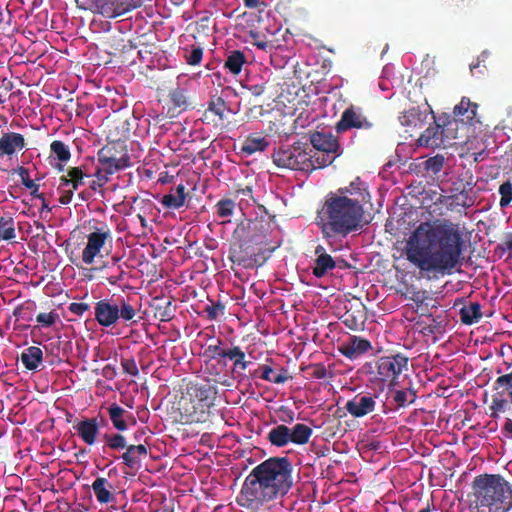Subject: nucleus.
Listing matches in <instances>:
<instances>
[{"mask_svg": "<svg viewBox=\"0 0 512 512\" xmlns=\"http://www.w3.org/2000/svg\"><path fill=\"white\" fill-rule=\"evenodd\" d=\"M339 195H346L350 199H359L360 204L364 207V204L370 200V194L367 191L366 184L359 178L355 179L350 183L349 186L338 190Z\"/></svg>", "mask_w": 512, "mask_h": 512, "instance_id": "22", "label": "nucleus"}, {"mask_svg": "<svg viewBox=\"0 0 512 512\" xmlns=\"http://www.w3.org/2000/svg\"><path fill=\"white\" fill-rule=\"evenodd\" d=\"M445 158L442 155H436L425 161V170L431 175H438L444 166Z\"/></svg>", "mask_w": 512, "mask_h": 512, "instance_id": "39", "label": "nucleus"}, {"mask_svg": "<svg viewBox=\"0 0 512 512\" xmlns=\"http://www.w3.org/2000/svg\"><path fill=\"white\" fill-rule=\"evenodd\" d=\"M203 57V50L200 47L193 48L187 56V62L190 65H199Z\"/></svg>", "mask_w": 512, "mask_h": 512, "instance_id": "50", "label": "nucleus"}, {"mask_svg": "<svg viewBox=\"0 0 512 512\" xmlns=\"http://www.w3.org/2000/svg\"><path fill=\"white\" fill-rule=\"evenodd\" d=\"M225 101L222 98H217L215 100H212L208 103V111L214 113L215 115L219 116L220 119L223 118L224 111H225Z\"/></svg>", "mask_w": 512, "mask_h": 512, "instance_id": "44", "label": "nucleus"}, {"mask_svg": "<svg viewBox=\"0 0 512 512\" xmlns=\"http://www.w3.org/2000/svg\"><path fill=\"white\" fill-rule=\"evenodd\" d=\"M269 146V141L265 137L248 136L242 146L241 153L250 156L256 152H263Z\"/></svg>", "mask_w": 512, "mask_h": 512, "instance_id": "26", "label": "nucleus"}, {"mask_svg": "<svg viewBox=\"0 0 512 512\" xmlns=\"http://www.w3.org/2000/svg\"><path fill=\"white\" fill-rule=\"evenodd\" d=\"M66 163L67 162H61V161H57L56 163H53L52 161L50 162L52 167L55 168L58 172H63L65 170Z\"/></svg>", "mask_w": 512, "mask_h": 512, "instance_id": "64", "label": "nucleus"}, {"mask_svg": "<svg viewBox=\"0 0 512 512\" xmlns=\"http://www.w3.org/2000/svg\"><path fill=\"white\" fill-rule=\"evenodd\" d=\"M246 89L249 90V92L254 96H261L265 91V85L264 84H253L245 86Z\"/></svg>", "mask_w": 512, "mask_h": 512, "instance_id": "56", "label": "nucleus"}, {"mask_svg": "<svg viewBox=\"0 0 512 512\" xmlns=\"http://www.w3.org/2000/svg\"><path fill=\"white\" fill-rule=\"evenodd\" d=\"M291 443L296 445H304L309 442L313 434V430L306 424L297 423L290 428Z\"/></svg>", "mask_w": 512, "mask_h": 512, "instance_id": "29", "label": "nucleus"}, {"mask_svg": "<svg viewBox=\"0 0 512 512\" xmlns=\"http://www.w3.org/2000/svg\"><path fill=\"white\" fill-rule=\"evenodd\" d=\"M61 187H70L71 188V178L68 176V170H66V174L62 175L59 178Z\"/></svg>", "mask_w": 512, "mask_h": 512, "instance_id": "62", "label": "nucleus"}, {"mask_svg": "<svg viewBox=\"0 0 512 512\" xmlns=\"http://www.w3.org/2000/svg\"><path fill=\"white\" fill-rule=\"evenodd\" d=\"M125 7V2L121 3L120 5L116 6L115 8H105L103 7L102 14L107 18H113L112 16H109L108 14H113L114 12L121 10Z\"/></svg>", "mask_w": 512, "mask_h": 512, "instance_id": "60", "label": "nucleus"}, {"mask_svg": "<svg viewBox=\"0 0 512 512\" xmlns=\"http://www.w3.org/2000/svg\"><path fill=\"white\" fill-rule=\"evenodd\" d=\"M249 36L253 39L251 43L255 45L260 50H266L267 49V42L264 40H259V33L256 31H250Z\"/></svg>", "mask_w": 512, "mask_h": 512, "instance_id": "53", "label": "nucleus"}, {"mask_svg": "<svg viewBox=\"0 0 512 512\" xmlns=\"http://www.w3.org/2000/svg\"><path fill=\"white\" fill-rule=\"evenodd\" d=\"M500 198V207L505 208L510 205L512 201V184L507 181L500 185L499 187Z\"/></svg>", "mask_w": 512, "mask_h": 512, "instance_id": "43", "label": "nucleus"}, {"mask_svg": "<svg viewBox=\"0 0 512 512\" xmlns=\"http://www.w3.org/2000/svg\"><path fill=\"white\" fill-rule=\"evenodd\" d=\"M344 323L350 329H356V327H357L356 319L352 315H347L345 317Z\"/></svg>", "mask_w": 512, "mask_h": 512, "instance_id": "63", "label": "nucleus"}, {"mask_svg": "<svg viewBox=\"0 0 512 512\" xmlns=\"http://www.w3.org/2000/svg\"><path fill=\"white\" fill-rule=\"evenodd\" d=\"M186 201L185 187L183 184H179L174 193L164 195L162 198V204L170 209L181 208Z\"/></svg>", "mask_w": 512, "mask_h": 512, "instance_id": "28", "label": "nucleus"}, {"mask_svg": "<svg viewBox=\"0 0 512 512\" xmlns=\"http://www.w3.org/2000/svg\"><path fill=\"white\" fill-rule=\"evenodd\" d=\"M91 488L98 503L107 505L116 502L115 488L107 478L97 477Z\"/></svg>", "mask_w": 512, "mask_h": 512, "instance_id": "19", "label": "nucleus"}, {"mask_svg": "<svg viewBox=\"0 0 512 512\" xmlns=\"http://www.w3.org/2000/svg\"><path fill=\"white\" fill-rule=\"evenodd\" d=\"M375 398V396L369 393L357 394L346 403L345 409L353 417L362 418L374 411L376 406Z\"/></svg>", "mask_w": 512, "mask_h": 512, "instance_id": "14", "label": "nucleus"}, {"mask_svg": "<svg viewBox=\"0 0 512 512\" xmlns=\"http://www.w3.org/2000/svg\"><path fill=\"white\" fill-rule=\"evenodd\" d=\"M136 314L137 309L124 298H119L117 303L111 299H102L94 307L95 320L106 328L114 326L119 319L131 321Z\"/></svg>", "mask_w": 512, "mask_h": 512, "instance_id": "5", "label": "nucleus"}, {"mask_svg": "<svg viewBox=\"0 0 512 512\" xmlns=\"http://www.w3.org/2000/svg\"><path fill=\"white\" fill-rule=\"evenodd\" d=\"M108 413L114 428L118 431H126L128 429V425L124 420L126 411L122 407L113 403L109 406Z\"/></svg>", "mask_w": 512, "mask_h": 512, "instance_id": "31", "label": "nucleus"}, {"mask_svg": "<svg viewBox=\"0 0 512 512\" xmlns=\"http://www.w3.org/2000/svg\"><path fill=\"white\" fill-rule=\"evenodd\" d=\"M431 115V119L435 120L434 114L428 103L422 106H412L404 110L399 116V122L408 129L421 128L427 122Z\"/></svg>", "mask_w": 512, "mask_h": 512, "instance_id": "11", "label": "nucleus"}, {"mask_svg": "<svg viewBox=\"0 0 512 512\" xmlns=\"http://www.w3.org/2000/svg\"><path fill=\"white\" fill-rule=\"evenodd\" d=\"M415 394L408 390H396L392 393L393 402L397 407H405L415 401Z\"/></svg>", "mask_w": 512, "mask_h": 512, "instance_id": "38", "label": "nucleus"}, {"mask_svg": "<svg viewBox=\"0 0 512 512\" xmlns=\"http://www.w3.org/2000/svg\"><path fill=\"white\" fill-rule=\"evenodd\" d=\"M97 160V166L110 176L131 166L130 157L127 154L116 158L112 154V149L108 147H103L97 152Z\"/></svg>", "mask_w": 512, "mask_h": 512, "instance_id": "12", "label": "nucleus"}, {"mask_svg": "<svg viewBox=\"0 0 512 512\" xmlns=\"http://www.w3.org/2000/svg\"><path fill=\"white\" fill-rule=\"evenodd\" d=\"M363 217L364 207L359 199L331 193L317 212L316 224L323 239L332 245L339 237L345 238L361 230Z\"/></svg>", "mask_w": 512, "mask_h": 512, "instance_id": "3", "label": "nucleus"}, {"mask_svg": "<svg viewBox=\"0 0 512 512\" xmlns=\"http://www.w3.org/2000/svg\"><path fill=\"white\" fill-rule=\"evenodd\" d=\"M465 241L458 223L447 218L421 222L404 247L406 259L428 280L459 271L463 265Z\"/></svg>", "mask_w": 512, "mask_h": 512, "instance_id": "1", "label": "nucleus"}, {"mask_svg": "<svg viewBox=\"0 0 512 512\" xmlns=\"http://www.w3.org/2000/svg\"><path fill=\"white\" fill-rule=\"evenodd\" d=\"M478 105L470 101L467 97H462L461 101L455 105L452 113V119L448 121H454V129L457 130L459 124L466 125L472 123L476 113Z\"/></svg>", "mask_w": 512, "mask_h": 512, "instance_id": "16", "label": "nucleus"}, {"mask_svg": "<svg viewBox=\"0 0 512 512\" xmlns=\"http://www.w3.org/2000/svg\"><path fill=\"white\" fill-rule=\"evenodd\" d=\"M372 348L371 343L359 336H351L349 340L341 345L339 351L350 360H356Z\"/></svg>", "mask_w": 512, "mask_h": 512, "instance_id": "18", "label": "nucleus"}, {"mask_svg": "<svg viewBox=\"0 0 512 512\" xmlns=\"http://www.w3.org/2000/svg\"><path fill=\"white\" fill-rule=\"evenodd\" d=\"M14 173H16L21 178L23 185L27 183V181L31 180L29 177L28 169L23 166H19L18 168L14 169Z\"/></svg>", "mask_w": 512, "mask_h": 512, "instance_id": "57", "label": "nucleus"}, {"mask_svg": "<svg viewBox=\"0 0 512 512\" xmlns=\"http://www.w3.org/2000/svg\"><path fill=\"white\" fill-rule=\"evenodd\" d=\"M216 214L219 218L223 219L222 224H226L231 222V217L233 216L236 208V203L228 198L219 200L216 205Z\"/></svg>", "mask_w": 512, "mask_h": 512, "instance_id": "30", "label": "nucleus"}, {"mask_svg": "<svg viewBox=\"0 0 512 512\" xmlns=\"http://www.w3.org/2000/svg\"><path fill=\"white\" fill-rule=\"evenodd\" d=\"M74 429L85 444L92 446L96 443L99 434V425L96 418L81 420L74 425Z\"/></svg>", "mask_w": 512, "mask_h": 512, "instance_id": "20", "label": "nucleus"}, {"mask_svg": "<svg viewBox=\"0 0 512 512\" xmlns=\"http://www.w3.org/2000/svg\"><path fill=\"white\" fill-rule=\"evenodd\" d=\"M226 358L230 360H234V369L246 370L251 362L245 360V353L241 350L239 346H234L231 349H228V354H226Z\"/></svg>", "mask_w": 512, "mask_h": 512, "instance_id": "36", "label": "nucleus"}, {"mask_svg": "<svg viewBox=\"0 0 512 512\" xmlns=\"http://www.w3.org/2000/svg\"><path fill=\"white\" fill-rule=\"evenodd\" d=\"M310 142L315 150L312 156L316 169L330 165L341 154L337 139L330 133L317 131L310 136Z\"/></svg>", "mask_w": 512, "mask_h": 512, "instance_id": "7", "label": "nucleus"}, {"mask_svg": "<svg viewBox=\"0 0 512 512\" xmlns=\"http://www.w3.org/2000/svg\"><path fill=\"white\" fill-rule=\"evenodd\" d=\"M110 236L109 231H95L88 235L87 244L82 252V260L85 264L91 265L95 258L100 254L107 238Z\"/></svg>", "mask_w": 512, "mask_h": 512, "instance_id": "13", "label": "nucleus"}, {"mask_svg": "<svg viewBox=\"0 0 512 512\" xmlns=\"http://www.w3.org/2000/svg\"><path fill=\"white\" fill-rule=\"evenodd\" d=\"M314 253L315 259L312 266V274L316 278H323L336 268L335 260L322 245H317Z\"/></svg>", "mask_w": 512, "mask_h": 512, "instance_id": "17", "label": "nucleus"}, {"mask_svg": "<svg viewBox=\"0 0 512 512\" xmlns=\"http://www.w3.org/2000/svg\"><path fill=\"white\" fill-rule=\"evenodd\" d=\"M261 369V379H263L264 381L271 382L274 384H283L288 379L287 370L284 368H282L280 370V373L277 375H273V369L268 365H263Z\"/></svg>", "mask_w": 512, "mask_h": 512, "instance_id": "37", "label": "nucleus"}, {"mask_svg": "<svg viewBox=\"0 0 512 512\" xmlns=\"http://www.w3.org/2000/svg\"><path fill=\"white\" fill-rule=\"evenodd\" d=\"M121 365L126 374L131 376H137L139 374L137 363L133 358L123 359Z\"/></svg>", "mask_w": 512, "mask_h": 512, "instance_id": "48", "label": "nucleus"}, {"mask_svg": "<svg viewBox=\"0 0 512 512\" xmlns=\"http://www.w3.org/2000/svg\"><path fill=\"white\" fill-rule=\"evenodd\" d=\"M145 0H125V7L121 10H118L114 12L113 14H108L112 17H119L121 15H124L125 13L132 11L138 7H140Z\"/></svg>", "mask_w": 512, "mask_h": 512, "instance_id": "45", "label": "nucleus"}, {"mask_svg": "<svg viewBox=\"0 0 512 512\" xmlns=\"http://www.w3.org/2000/svg\"><path fill=\"white\" fill-rule=\"evenodd\" d=\"M268 440L273 446L284 447L291 443L290 428L285 424H280L272 428L268 433Z\"/></svg>", "mask_w": 512, "mask_h": 512, "instance_id": "23", "label": "nucleus"}, {"mask_svg": "<svg viewBox=\"0 0 512 512\" xmlns=\"http://www.w3.org/2000/svg\"><path fill=\"white\" fill-rule=\"evenodd\" d=\"M481 317V305L478 302H471L460 309V319L466 325L477 323Z\"/></svg>", "mask_w": 512, "mask_h": 512, "instance_id": "27", "label": "nucleus"}, {"mask_svg": "<svg viewBox=\"0 0 512 512\" xmlns=\"http://www.w3.org/2000/svg\"><path fill=\"white\" fill-rule=\"evenodd\" d=\"M446 204H447L448 208L453 210L456 207H463V208L470 207L473 205V201L469 197L468 192L463 190L459 193L449 196L447 198Z\"/></svg>", "mask_w": 512, "mask_h": 512, "instance_id": "35", "label": "nucleus"}, {"mask_svg": "<svg viewBox=\"0 0 512 512\" xmlns=\"http://www.w3.org/2000/svg\"><path fill=\"white\" fill-rule=\"evenodd\" d=\"M170 99L173 105L181 111L186 110L189 106L186 92L181 88H176L171 91Z\"/></svg>", "mask_w": 512, "mask_h": 512, "instance_id": "41", "label": "nucleus"}, {"mask_svg": "<svg viewBox=\"0 0 512 512\" xmlns=\"http://www.w3.org/2000/svg\"><path fill=\"white\" fill-rule=\"evenodd\" d=\"M221 340L218 339V344L216 345H209L208 351L212 352L215 356L226 358V354H228V350L221 348Z\"/></svg>", "mask_w": 512, "mask_h": 512, "instance_id": "54", "label": "nucleus"}, {"mask_svg": "<svg viewBox=\"0 0 512 512\" xmlns=\"http://www.w3.org/2000/svg\"><path fill=\"white\" fill-rule=\"evenodd\" d=\"M124 274H125V272L123 270H121L118 275H111L110 277L107 278V280H108L109 284L116 285L121 280H123Z\"/></svg>", "mask_w": 512, "mask_h": 512, "instance_id": "61", "label": "nucleus"}, {"mask_svg": "<svg viewBox=\"0 0 512 512\" xmlns=\"http://www.w3.org/2000/svg\"><path fill=\"white\" fill-rule=\"evenodd\" d=\"M489 57V52L488 51H483L481 53V55L478 57V60H477V63H473L470 65V70L471 72L474 71V69H476L477 67L480 66V63L481 62H484L487 58Z\"/></svg>", "mask_w": 512, "mask_h": 512, "instance_id": "59", "label": "nucleus"}, {"mask_svg": "<svg viewBox=\"0 0 512 512\" xmlns=\"http://www.w3.org/2000/svg\"><path fill=\"white\" fill-rule=\"evenodd\" d=\"M312 149L301 145L280 147L273 154L274 163L280 168L310 172L316 170Z\"/></svg>", "mask_w": 512, "mask_h": 512, "instance_id": "6", "label": "nucleus"}, {"mask_svg": "<svg viewBox=\"0 0 512 512\" xmlns=\"http://www.w3.org/2000/svg\"><path fill=\"white\" fill-rule=\"evenodd\" d=\"M278 418L282 423L290 424L295 420V412L287 406H280Z\"/></svg>", "mask_w": 512, "mask_h": 512, "instance_id": "46", "label": "nucleus"}, {"mask_svg": "<svg viewBox=\"0 0 512 512\" xmlns=\"http://www.w3.org/2000/svg\"><path fill=\"white\" fill-rule=\"evenodd\" d=\"M454 124V121H447L444 122L443 126L435 123L434 126L428 127L419 137L418 145L430 148L446 147L450 145L451 140L457 138Z\"/></svg>", "mask_w": 512, "mask_h": 512, "instance_id": "8", "label": "nucleus"}, {"mask_svg": "<svg viewBox=\"0 0 512 512\" xmlns=\"http://www.w3.org/2000/svg\"><path fill=\"white\" fill-rule=\"evenodd\" d=\"M27 189L31 190V196L34 198H42L43 193H39V185L36 184L33 180L27 181L24 184Z\"/></svg>", "mask_w": 512, "mask_h": 512, "instance_id": "55", "label": "nucleus"}, {"mask_svg": "<svg viewBox=\"0 0 512 512\" xmlns=\"http://www.w3.org/2000/svg\"><path fill=\"white\" fill-rule=\"evenodd\" d=\"M492 403L490 410L491 416L496 418L498 413H504L512 405V372L501 375L493 383Z\"/></svg>", "mask_w": 512, "mask_h": 512, "instance_id": "9", "label": "nucleus"}, {"mask_svg": "<svg viewBox=\"0 0 512 512\" xmlns=\"http://www.w3.org/2000/svg\"><path fill=\"white\" fill-rule=\"evenodd\" d=\"M50 150L54 159L61 162H68L71 158L69 146L63 141L55 140L50 144Z\"/></svg>", "mask_w": 512, "mask_h": 512, "instance_id": "34", "label": "nucleus"}, {"mask_svg": "<svg viewBox=\"0 0 512 512\" xmlns=\"http://www.w3.org/2000/svg\"><path fill=\"white\" fill-rule=\"evenodd\" d=\"M16 237L13 219L0 218V241L12 240Z\"/></svg>", "mask_w": 512, "mask_h": 512, "instance_id": "40", "label": "nucleus"}, {"mask_svg": "<svg viewBox=\"0 0 512 512\" xmlns=\"http://www.w3.org/2000/svg\"><path fill=\"white\" fill-rule=\"evenodd\" d=\"M68 176L71 178V189L76 191L85 184V178L91 177V174L86 171L85 166L69 167Z\"/></svg>", "mask_w": 512, "mask_h": 512, "instance_id": "32", "label": "nucleus"}, {"mask_svg": "<svg viewBox=\"0 0 512 512\" xmlns=\"http://www.w3.org/2000/svg\"><path fill=\"white\" fill-rule=\"evenodd\" d=\"M475 512H508L512 485L500 475H479L473 481Z\"/></svg>", "mask_w": 512, "mask_h": 512, "instance_id": "4", "label": "nucleus"}, {"mask_svg": "<svg viewBox=\"0 0 512 512\" xmlns=\"http://www.w3.org/2000/svg\"><path fill=\"white\" fill-rule=\"evenodd\" d=\"M148 453L147 448L143 444L130 445L126 447V452L121 456L123 463L129 468H134L141 460L142 456Z\"/></svg>", "mask_w": 512, "mask_h": 512, "instance_id": "25", "label": "nucleus"}, {"mask_svg": "<svg viewBox=\"0 0 512 512\" xmlns=\"http://www.w3.org/2000/svg\"><path fill=\"white\" fill-rule=\"evenodd\" d=\"M91 176H94L97 183H100L103 186L109 181L110 177L109 174H107L102 168H99L98 166L96 167L95 172L91 174Z\"/></svg>", "mask_w": 512, "mask_h": 512, "instance_id": "52", "label": "nucleus"}, {"mask_svg": "<svg viewBox=\"0 0 512 512\" xmlns=\"http://www.w3.org/2000/svg\"><path fill=\"white\" fill-rule=\"evenodd\" d=\"M372 124L363 116V114L353 107L346 109L339 122L336 124L337 132H344L351 128L369 129Z\"/></svg>", "mask_w": 512, "mask_h": 512, "instance_id": "15", "label": "nucleus"}, {"mask_svg": "<svg viewBox=\"0 0 512 512\" xmlns=\"http://www.w3.org/2000/svg\"><path fill=\"white\" fill-rule=\"evenodd\" d=\"M502 432L506 438L512 439V420L511 419L506 420Z\"/></svg>", "mask_w": 512, "mask_h": 512, "instance_id": "58", "label": "nucleus"}, {"mask_svg": "<svg viewBox=\"0 0 512 512\" xmlns=\"http://www.w3.org/2000/svg\"><path fill=\"white\" fill-rule=\"evenodd\" d=\"M293 466L287 457H271L255 466L245 477L237 501L258 510L285 497L293 486Z\"/></svg>", "mask_w": 512, "mask_h": 512, "instance_id": "2", "label": "nucleus"}, {"mask_svg": "<svg viewBox=\"0 0 512 512\" xmlns=\"http://www.w3.org/2000/svg\"><path fill=\"white\" fill-rule=\"evenodd\" d=\"M90 306L87 303H77L73 302L69 305V311L75 315L82 316L86 311H88Z\"/></svg>", "mask_w": 512, "mask_h": 512, "instance_id": "51", "label": "nucleus"}, {"mask_svg": "<svg viewBox=\"0 0 512 512\" xmlns=\"http://www.w3.org/2000/svg\"><path fill=\"white\" fill-rule=\"evenodd\" d=\"M407 364V358L401 355L382 357L377 362V375L382 381L393 382L407 367Z\"/></svg>", "mask_w": 512, "mask_h": 512, "instance_id": "10", "label": "nucleus"}, {"mask_svg": "<svg viewBox=\"0 0 512 512\" xmlns=\"http://www.w3.org/2000/svg\"><path fill=\"white\" fill-rule=\"evenodd\" d=\"M43 360V352L39 347L30 346L21 354V362L28 370H36Z\"/></svg>", "mask_w": 512, "mask_h": 512, "instance_id": "24", "label": "nucleus"}, {"mask_svg": "<svg viewBox=\"0 0 512 512\" xmlns=\"http://www.w3.org/2000/svg\"><path fill=\"white\" fill-rule=\"evenodd\" d=\"M25 147V139L22 134L16 132L4 133L0 138V152L1 154L11 156L17 150Z\"/></svg>", "mask_w": 512, "mask_h": 512, "instance_id": "21", "label": "nucleus"}, {"mask_svg": "<svg viewBox=\"0 0 512 512\" xmlns=\"http://www.w3.org/2000/svg\"><path fill=\"white\" fill-rule=\"evenodd\" d=\"M245 63V56L241 51H232L226 61H225V67L232 73V74H239L242 70V67Z\"/></svg>", "mask_w": 512, "mask_h": 512, "instance_id": "33", "label": "nucleus"}, {"mask_svg": "<svg viewBox=\"0 0 512 512\" xmlns=\"http://www.w3.org/2000/svg\"><path fill=\"white\" fill-rule=\"evenodd\" d=\"M57 319V314L53 312L49 313H40L36 317V321L46 327L52 326Z\"/></svg>", "mask_w": 512, "mask_h": 512, "instance_id": "49", "label": "nucleus"}, {"mask_svg": "<svg viewBox=\"0 0 512 512\" xmlns=\"http://www.w3.org/2000/svg\"><path fill=\"white\" fill-rule=\"evenodd\" d=\"M205 313L209 320H216L220 314L224 313V305H222L220 302L208 305L205 308Z\"/></svg>", "mask_w": 512, "mask_h": 512, "instance_id": "47", "label": "nucleus"}, {"mask_svg": "<svg viewBox=\"0 0 512 512\" xmlns=\"http://www.w3.org/2000/svg\"><path fill=\"white\" fill-rule=\"evenodd\" d=\"M106 446L112 450H122L127 447L126 439L118 433L105 434Z\"/></svg>", "mask_w": 512, "mask_h": 512, "instance_id": "42", "label": "nucleus"}]
</instances>
